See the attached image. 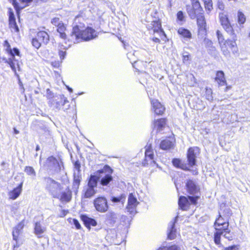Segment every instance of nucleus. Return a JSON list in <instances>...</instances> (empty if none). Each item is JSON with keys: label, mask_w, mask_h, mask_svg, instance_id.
I'll return each instance as SVG.
<instances>
[{"label": "nucleus", "mask_w": 250, "mask_h": 250, "mask_svg": "<svg viewBox=\"0 0 250 250\" xmlns=\"http://www.w3.org/2000/svg\"><path fill=\"white\" fill-rule=\"evenodd\" d=\"M81 20H83L81 16L76 17L74 20L75 25L73 27L70 40L75 43L81 41H89L97 36L95 30L92 28L87 27L84 29V24L81 22L77 24Z\"/></svg>", "instance_id": "f257e3e1"}, {"label": "nucleus", "mask_w": 250, "mask_h": 250, "mask_svg": "<svg viewBox=\"0 0 250 250\" xmlns=\"http://www.w3.org/2000/svg\"><path fill=\"white\" fill-rule=\"evenodd\" d=\"M46 184V188L54 198H59V193L61 190L60 183L50 177L44 178Z\"/></svg>", "instance_id": "f03ea898"}, {"label": "nucleus", "mask_w": 250, "mask_h": 250, "mask_svg": "<svg viewBox=\"0 0 250 250\" xmlns=\"http://www.w3.org/2000/svg\"><path fill=\"white\" fill-rule=\"evenodd\" d=\"M45 166L52 174L60 172L62 169L61 164L53 156L47 158Z\"/></svg>", "instance_id": "7ed1b4c3"}, {"label": "nucleus", "mask_w": 250, "mask_h": 250, "mask_svg": "<svg viewBox=\"0 0 250 250\" xmlns=\"http://www.w3.org/2000/svg\"><path fill=\"white\" fill-rule=\"evenodd\" d=\"M94 206L97 211L104 213L107 211L108 205L105 197L101 196L95 198L93 201Z\"/></svg>", "instance_id": "20e7f679"}, {"label": "nucleus", "mask_w": 250, "mask_h": 250, "mask_svg": "<svg viewBox=\"0 0 250 250\" xmlns=\"http://www.w3.org/2000/svg\"><path fill=\"white\" fill-rule=\"evenodd\" d=\"M198 196H188V198L185 196H180L178 200L179 207L183 210H187L190 205L189 202L193 204H195L198 199Z\"/></svg>", "instance_id": "39448f33"}, {"label": "nucleus", "mask_w": 250, "mask_h": 250, "mask_svg": "<svg viewBox=\"0 0 250 250\" xmlns=\"http://www.w3.org/2000/svg\"><path fill=\"white\" fill-rule=\"evenodd\" d=\"M187 11L191 19H195L197 15L204 14V10L200 3L197 2L192 4V6H187Z\"/></svg>", "instance_id": "423d86ee"}, {"label": "nucleus", "mask_w": 250, "mask_h": 250, "mask_svg": "<svg viewBox=\"0 0 250 250\" xmlns=\"http://www.w3.org/2000/svg\"><path fill=\"white\" fill-rule=\"evenodd\" d=\"M139 203L133 193H130L128 198L126 210L130 215H134L136 213V207Z\"/></svg>", "instance_id": "0eeeda50"}, {"label": "nucleus", "mask_w": 250, "mask_h": 250, "mask_svg": "<svg viewBox=\"0 0 250 250\" xmlns=\"http://www.w3.org/2000/svg\"><path fill=\"white\" fill-rule=\"evenodd\" d=\"M68 103V101L63 95H59L55 97L53 100L49 101V104L50 106L58 110L61 109L63 105Z\"/></svg>", "instance_id": "6e6552de"}, {"label": "nucleus", "mask_w": 250, "mask_h": 250, "mask_svg": "<svg viewBox=\"0 0 250 250\" xmlns=\"http://www.w3.org/2000/svg\"><path fill=\"white\" fill-rule=\"evenodd\" d=\"M100 173H107L104 176L101 178L100 183L103 186H107L113 178L110 173L112 172V169L108 166H105L102 169H100L98 171Z\"/></svg>", "instance_id": "1a4fd4ad"}, {"label": "nucleus", "mask_w": 250, "mask_h": 250, "mask_svg": "<svg viewBox=\"0 0 250 250\" xmlns=\"http://www.w3.org/2000/svg\"><path fill=\"white\" fill-rule=\"evenodd\" d=\"M220 21L223 28L228 34H233L234 30L231 25L227 14L220 13L219 15Z\"/></svg>", "instance_id": "9d476101"}, {"label": "nucleus", "mask_w": 250, "mask_h": 250, "mask_svg": "<svg viewBox=\"0 0 250 250\" xmlns=\"http://www.w3.org/2000/svg\"><path fill=\"white\" fill-rule=\"evenodd\" d=\"M199 148L197 147H190L188 151L187 158L188 165L189 167H192L195 165L196 162L197 155L199 153Z\"/></svg>", "instance_id": "9b49d317"}, {"label": "nucleus", "mask_w": 250, "mask_h": 250, "mask_svg": "<svg viewBox=\"0 0 250 250\" xmlns=\"http://www.w3.org/2000/svg\"><path fill=\"white\" fill-rule=\"evenodd\" d=\"M153 152L151 148V145L146 146V148L145 151V159L143 163L144 166L147 165L152 164L155 163V161L153 160Z\"/></svg>", "instance_id": "f8f14e48"}, {"label": "nucleus", "mask_w": 250, "mask_h": 250, "mask_svg": "<svg viewBox=\"0 0 250 250\" xmlns=\"http://www.w3.org/2000/svg\"><path fill=\"white\" fill-rule=\"evenodd\" d=\"M216 34L217 36L219 43L220 44L221 51H222L223 54L226 57H229L230 55L229 51L228 50V48H227L225 41L224 40V38L222 34L220 32L219 30H217L216 32Z\"/></svg>", "instance_id": "ddd939ff"}, {"label": "nucleus", "mask_w": 250, "mask_h": 250, "mask_svg": "<svg viewBox=\"0 0 250 250\" xmlns=\"http://www.w3.org/2000/svg\"><path fill=\"white\" fill-rule=\"evenodd\" d=\"M229 34L231 36V39H228L225 41L226 45L227 47L229 46V47L233 54L236 53L238 52V48L236 43V35L234 32H233V34Z\"/></svg>", "instance_id": "4468645a"}, {"label": "nucleus", "mask_w": 250, "mask_h": 250, "mask_svg": "<svg viewBox=\"0 0 250 250\" xmlns=\"http://www.w3.org/2000/svg\"><path fill=\"white\" fill-rule=\"evenodd\" d=\"M196 18L199 32L205 33L206 31V22L204 14L197 15Z\"/></svg>", "instance_id": "2eb2a0df"}, {"label": "nucleus", "mask_w": 250, "mask_h": 250, "mask_svg": "<svg viewBox=\"0 0 250 250\" xmlns=\"http://www.w3.org/2000/svg\"><path fill=\"white\" fill-rule=\"evenodd\" d=\"M151 103L155 113L157 115H162L165 109L164 106L156 99L152 100Z\"/></svg>", "instance_id": "dca6fc26"}, {"label": "nucleus", "mask_w": 250, "mask_h": 250, "mask_svg": "<svg viewBox=\"0 0 250 250\" xmlns=\"http://www.w3.org/2000/svg\"><path fill=\"white\" fill-rule=\"evenodd\" d=\"M186 187L188 192L190 194H195L199 190L195 182L191 180L187 181Z\"/></svg>", "instance_id": "f3484780"}, {"label": "nucleus", "mask_w": 250, "mask_h": 250, "mask_svg": "<svg viewBox=\"0 0 250 250\" xmlns=\"http://www.w3.org/2000/svg\"><path fill=\"white\" fill-rule=\"evenodd\" d=\"M177 217H176L173 221H171L168 225V234L167 237L169 239H173L175 238L176 234V229L175 228V224L177 221Z\"/></svg>", "instance_id": "a211bd4d"}, {"label": "nucleus", "mask_w": 250, "mask_h": 250, "mask_svg": "<svg viewBox=\"0 0 250 250\" xmlns=\"http://www.w3.org/2000/svg\"><path fill=\"white\" fill-rule=\"evenodd\" d=\"M9 27L11 29V30L12 31L14 30L16 32H18L19 31V29L16 22L15 15L14 13L11 10L9 12Z\"/></svg>", "instance_id": "6ab92c4d"}, {"label": "nucleus", "mask_w": 250, "mask_h": 250, "mask_svg": "<svg viewBox=\"0 0 250 250\" xmlns=\"http://www.w3.org/2000/svg\"><path fill=\"white\" fill-rule=\"evenodd\" d=\"M81 219L83 221L85 227L89 229H90V226L95 227L97 225V222L94 219L91 218L85 215L81 216Z\"/></svg>", "instance_id": "aec40b11"}, {"label": "nucleus", "mask_w": 250, "mask_h": 250, "mask_svg": "<svg viewBox=\"0 0 250 250\" xmlns=\"http://www.w3.org/2000/svg\"><path fill=\"white\" fill-rule=\"evenodd\" d=\"M22 184L23 182L21 183L17 188L9 192L8 195L10 199L15 200L20 195L21 192Z\"/></svg>", "instance_id": "412c9836"}, {"label": "nucleus", "mask_w": 250, "mask_h": 250, "mask_svg": "<svg viewBox=\"0 0 250 250\" xmlns=\"http://www.w3.org/2000/svg\"><path fill=\"white\" fill-rule=\"evenodd\" d=\"M216 230V232L214 233V241L215 244L218 246L219 247H221L223 248V245L221 244L220 242L221 240V236L223 235L224 233L223 230H222V229H219L217 228H215Z\"/></svg>", "instance_id": "4be33fe9"}, {"label": "nucleus", "mask_w": 250, "mask_h": 250, "mask_svg": "<svg viewBox=\"0 0 250 250\" xmlns=\"http://www.w3.org/2000/svg\"><path fill=\"white\" fill-rule=\"evenodd\" d=\"M37 37L42 44H46L49 41L48 34L45 31H40L37 33Z\"/></svg>", "instance_id": "5701e85b"}, {"label": "nucleus", "mask_w": 250, "mask_h": 250, "mask_svg": "<svg viewBox=\"0 0 250 250\" xmlns=\"http://www.w3.org/2000/svg\"><path fill=\"white\" fill-rule=\"evenodd\" d=\"M166 120L164 118L157 120L154 122V126L158 132L163 131L166 126Z\"/></svg>", "instance_id": "b1692460"}, {"label": "nucleus", "mask_w": 250, "mask_h": 250, "mask_svg": "<svg viewBox=\"0 0 250 250\" xmlns=\"http://www.w3.org/2000/svg\"><path fill=\"white\" fill-rule=\"evenodd\" d=\"M172 164L174 166L180 168L184 170H189V168L186 164L182 162L181 160L178 158H174L172 160Z\"/></svg>", "instance_id": "393cba45"}, {"label": "nucleus", "mask_w": 250, "mask_h": 250, "mask_svg": "<svg viewBox=\"0 0 250 250\" xmlns=\"http://www.w3.org/2000/svg\"><path fill=\"white\" fill-rule=\"evenodd\" d=\"M45 230L46 228L42 226L40 223L37 222L35 223L34 227V232L38 237H41L42 236V233H43Z\"/></svg>", "instance_id": "a878e982"}, {"label": "nucleus", "mask_w": 250, "mask_h": 250, "mask_svg": "<svg viewBox=\"0 0 250 250\" xmlns=\"http://www.w3.org/2000/svg\"><path fill=\"white\" fill-rule=\"evenodd\" d=\"M224 218V217L219 214V217L216 219L215 222L214 226L215 227L222 226L223 229L228 228L229 225V221H225Z\"/></svg>", "instance_id": "bb28decb"}, {"label": "nucleus", "mask_w": 250, "mask_h": 250, "mask_svg": "<svg viewBox=\"0 0 250 250\" xmlns=\"http://www.w3.org/2000/svg\"><path fill=\"white\" fill-rule=\"evenodd\" d=\"M173 143L169 139H165L161 141L160 147L162 149L167 150L172 148L173 146Z\"/></svg>", "instance_id": "cd10ccee"}, {"label": "nucleus", "mask_w": 250, "mask_h": 250, "mask_svg": "<svg viewBox=\"0 0 250 250\" xmlns=\"http://www.w3.org/2000/svg\"><path fill=\"white\" fill-rule=\"evenodd\" d=\"M73 178V188L76 190L79 188L82 177L80 173L74 172Z\"/></svg>", "instance_id": "c85d7f7f"}, {"label": "nucleus", "mask_w": 250, "mask_h": 250, "mask_svg": "<svg viewBox=\"0 0 250 250\" xmlns=\"http://www.w3.org/2000/svg\"><path fill=\"white\" fill-rule=\"evenodd\" d=\"M215 80L220 85H225L226 84V81L224 77V73L222 71H217Z\"/></svg>", "instance_id": "c756f323"}, {"label": "nucleus", "mask_w": 250, "mask_h": 250, "mask_svg": "<svg viewBox=\"0 0 250 250\" xmlns=\"http://www.w3.org/2000/svg\"><path fill=\"white\" fill-rule=\"evenodd\" d=\"M223 207L225 208L222 211H219V213L220 215L222 216L224 218V220L226 221H229V219L232 215V212L230 208L225 207L224 205Z\"/></svg>", "instance_id": "7c9ffc66"}, {"label": "nucleus", "mask_w": 250, "mask_h": 250, "mask_svg": "<svg viewBox=\"0 0 250 250\" xmlns=\"http://www.w3.org/2000/svg\"><path fill=\"white\" fill-rule=\"evenodd\" d=\"M152 23L154 32L160 33V34L165 35V32L162 28L161 23L159 21H154Z\"/></svg>", "instance_id": "2f4dec72"}, {"label": "nucleus", "mask_w": 250, "mask_h": 250, "mask_svg": "<svg viewBox=\"0 0 250 250\" xmlns=\"http://www.w3.org/2000/svg\"><path fill=\"white\" fill-rule=\"evenodd\" d=\"M99 178L95 175H91L87 184V187L95 188L97 187Z\"/></svg>", "instance_id": "473e14b6"}, {"label": "nucleus", "mask_w": 250, "mask_h": 250, "mask_svg": "<svg viewBox=\"0 0 250 250\" xmlns=\"http://www.w3.org/2000/svg\"><path fill=\"white\" fill-rule=\"evenodd\" d=\"M97 192V190L94 188L87 187L84 192V197L86 198H90L93 196Z\"/></svg>", "instance_id": "72a5a7b5"}, {"label": "nucleus", "mask_w": 250, "mask_h": 250, "mask_svg": "<svg viewBox=\"0 0 250 250\" xmlns=\"http://www.w3.org/2000/svg\"><path fill=\"white\" fill-rule=\"evenodd\" d=\"M65 30V27L64 26L63 23H58L57 31L60 34V37L63 39H66V34L64 33V31Z\"/></svg>", "instance_id": "f704fd0d"}, {"label": "nucleus", "mask_w": 250, "mask_h": 250, "mask_svg": "<svg viewBox=\"0 0 250 250\" xmlns=\"http://www.w3.org/2000/svg\"><path fill=\"white\" fill-rule=\"evenodd\" d=\"M178 33L185 38L189 39L191 37L190 32L188 30L183 27H181L178 29Z\"/></svg>", "instance_id": "c9c22d12"}, {"label": "nucleus", "mask_w": 250, "mask_h": 250, "mask_svg": "<svg viewBox=\"0 0 250 250\" xmlns=\"http://www.w3.org/2000/svg\"><path fill=\"white\" fill-rule=\"evenodd\" d=\"M71 199V193L69 190L62 193L60 200L62 202H69Z\"/></svg>", "instance_id": "e433bc0d"}, {"label": "nucleus", "mask_w": 250, "mask_h": 250, "mask_svg": "<svg viewBox=\"0 0 250 250\" xmlns=\"http://www.w3.org/2000/svg\"><path fill=\"white\" fill-rule=\"evenodd\" d=\"M2 60L5 62L8 63L10 65L12 70L15 72V75H17V67L16 66V63L13 60V59L12 58H9L8 59H6V58H3Z\"/></svg>", "instance_id": "4c0bfd02"}, {"label": "nucleus", "mask_w": 250, "mask_h": 250, "mask_svg": "<svg viewBox=\"0 0 250 250\" xmlns=\"http://www.w3.org/2000/svg\"><path fill=\"white\" fill-rule=\"evenodd\" d=\"M24 172L29 176H31L33 179L36 175V173L33 167L26 166L24 168Z\"/></svg>", "instance_id": "58836bf2"}, {"label": "nucleus", "mask_w": 250, "mask_h": 250, "mask_svg": "<svg viewBox=\"0 0 250 250\" xmlns=\"http://www.w3.org/2000/svg\"><path fill=\"white\" fill-rule=\"evenodd\" d=\"M222 230H223L224 233L223 234V236L226 239H227L229 241L232 240L233 239V235L232 233H230V231L229 230L228 228H226L222 229Z\"/></svg>", "instance_id": "ea45409f"}, {"label": "nucleus", "mask_w": 250, "mask_h": 250, "mask_svg": "<svg viewBox=\"0 0 250 250\" xmlns=\"http://www.w3.org/2000/svg\"><path fill=\"white\" fill-rule=\"evenodd\" d=\"M111 201L113 203L122 202L123 204L125 201V195L124 194H121L119 197H112Z\"/></svg>", "instance_id": "a19ab883"}, {"label": "nucleus", "mask_w": 250, "mask_h": 250, "mask_svg": "<svg viewBox=\"0 0 250 250\" xmlns=\"http://www.w3.org/2000/svg\"><path fill=\"white\" fill-rule=\"evenodd\" d=\"M205 8L207 13H209L213 9L212 2L211 0H205L204 1Z\"/></svg>", "instance_id": "79ce46f5"}, {"label": "nucleus", "mask_w": 250, "mask_h": 250, "mask_svg": "<svg viewBox=\"0 0 250 250\" xmlns=\"http://www.w3.org/2000/svg\"><path fill=\"white\" fill-rule=\"evenodd\" d=\"M237 21L239 24H243L246 21V17L241 11H238L237 13Z\"/></svg>", "instance_id": "37998d69"}, {"label": "nucleus", "mask_w": 250, "mask_h": 250, "mask_svg": "<svg viewBox=\"0 0 250 250\" xmlns=\"http://www.w3.org/2000/svg\"><path fill=\"white\" fill-rule=\"evenodd\" d=\"M212 92L210 88H206L205 92V97L207 100L209 101H211L213 100V97L212 96Z\"/></svg>", "instance_id": "c03bdc74"}, {"label": "nucleus", "mask_w": 250, "mask_h": 250, "mask_svg": "<svg viewBox=\"0 0 250 250\" xmlns=\"http://www.w3.org/2000/svg\"><path fill=\"white\" fill-rule=\"evenodd\" d=\"M32 43L33 46H34L37 49L39 48L42 44V43L37 37L32 39Z\"/></svg>", "instance_id": "a18cd8bd"}, {"label": "nucleus", "mask_w": 250, "mask_h": 250, "mask_svg": "<svg viewBox=\"0 0 250 250\" xmlns=\"http://www.w3.org/2000/svg\"><path fill=\"white\" fill-rule=\"evenodd\" d=\"M138 51H134L133 53L129 52L127 54V57L128 59L131 62L133 61L134 63H136V61H134V57L136 55H138Z\"/></svg>", "instance_id": "49530a36"}, {"label": "nucleus", "mask_w": 250, "mask_h": 250, "mask_svg": "<svg viewBox=\"0 0 250 250\" xmlns=\"http://www.w3.org/2000/svg\"><path fill=\"white\" fill-rule=\"evenodd\" d=\"M188 79H190V82H189V84L191 86H194L196 83V79L194 77L193 74H190L188 76Z\"/></svg>", "instance_id": "de8ad7c7"}, {"label": "nucleus", "mask_w": 250, "mask_h": 250, "mask_svg": "<svg viewBox=\"0 0 250 250\" xmlns=\"http://www.w3.org/2000/svg\"><path fill=\"white\" fill-rule=\"evenodd\" d=\"M21 233V231L18 230V229L14 228L12 232L13 239L16 241H17L18 239V236Z\"/></svg>", "instance_id": "09e8293b"}, {"label": "nucleus", "mask_w": 250, "mask_h": 250, "mask_svg": "<svg viewBox=\"0 0 250 250\" xmlns=\"http://www.w3.org/2000/svg\"><path fill=\"white\" fill-rule=\"evenodd\" d=\"M222 250H239L238 245H233L228 247H223Z\"/></svg>", "instance_id": "8fccbe9b"}, {"label": "nucleus", "mask_w": 250, "mask_h": 250, "mask_svg": "<svg viewBox=\"0 0 250 250\" xmlns=\"http://www.w3.org/2000/svg\"><path fill=\"white\" fill-rule=\"evenodd\" d=\"M107 219L114 220L116 218V214L114 212H109L106 214Z\"/></svg>", "instance_id": "3c124183"}, {"label": "nucleus", "mask_w": 250, "mask_h": 250, "mask_svg": "<svg viewBox=\"0 0 250 250\" xmlns=\"http://www.w3.org/2000/svg\"><path fill=\"white\" fill-rule=\"evenodd\" d=\"M13 51H14V53H13V52H12V51H10V53H11V55H12V59H13V61H14V62H15V61H15V55H19V54H20V51H19V49H17V48H14L13 49Z\"/></svg>", "instance_id": "603ef678"}, {"label": "nucleus", "mask_w": 250, "mask_h": 250, "mask_svg": "<svg viewBox=\"0 0 250 250\" xmlns=\"http://www.w3.org/2000/svg\"><path fill=\"white\" fill-rule=\"evenodd\" d=\"M177 19L180 21H184V15L182 11H180L177 14Z\"/></svg>", "instance_id": "864d4df0"}, {"label": "nucleus", "mask_w": 250, "mask_h": 250, "mask_svg": "<svg viewBox=\"0 0 250 250\" xmlns=\"http://www.w3.org/2000/svg\"><path fill=\"white\" fill-rule=\"evenodd\" d=\"M217 7L221 10H224L225 8V5L221 0H218L217 1Z\"/></svg>", "instance_id": "5fc2aeb1"}, {"label": "nucleus", "mask_w": 250, "mask_h": 250, "mask_svg": "<svg viewBox=\"0 0 250 250\" xmlns=\"http://www.w3.org/2000/svg\"><path fill=\"white\" fill-rule=\"evenodd\" d=\"M74 168L77 170V172L80 173L81 165L79 161H77L74 163Z\"/></svg>", "instance_id": "6e6d98bb"}, {"label": "nucleus", "mask_w": 250, "mask_h": 250, "mask_svg": "<svg viewBox=\"0 0 250 250\" xmlns=\"http://www.w3.org/2000/svg\"><path fill=\"white\" fill-rule=\"evenodd\" d=\"M204 43L205 44L206 47H211L212 45V42L211 41L208 39L205 38L204 41Z\"/></svg>", "instance_id": "4d7b16f0"}, {"label": "nucleus", "mask_w": 250, "mask_h": 250, "mask_svg": "<svg viewBox=\"0 0 250 250\" xmlns=\"http://www.w3.org/2000/svg\"><path fill=\"white\" fill-rule=\"evenodd\" d=\"M11 2L17 11H18L20 9V8L19 7V3L16 0H11Z\"/></svg>", "instance_id": "13d9d810"}, {"label": "nucleus", "mask_w": 250, "mask_h": 250, "mask_svg": "<svg viewBox=\"0 0 250 250\" xmlns=\"http://www.w3.org/2000/svg\"><path fill=\"white\" fill-rule=\"evenodd\" d=\"M23 227H24L23 223L22 222H21L20 223H19L17 225V226H16L14 228L18 229V230L21 231Z\"/></svg>", "instance_id": "bf43d9fd"}, {"label": "nucleus", "mask_w": 250, "mask_h": 250, "mask_svg": "<svg viewBox=\"0 0 250 250\" xmlns=\"http://www.w3.org/2000/svg\"><path fill=\"white\" fill-rule=\"evenodd\" d=\"M59 20H60L59 18H54L53 19H52L51 23L53 24H54V25L58 26V23H61L59 22Z\"/></svg>", "instance_id": "052dcab7"}, {"label": "nucleus", "mask_w": 250, "mask_h": 250, "mask_svg": "<svg viewBox=\"0 0 250 250\" xmlns=\"http://www.w3.org/2000/svg\"><path fill=\"white\" fill-rule=\"evenodd\" d=\"M73 223L77 229H81V225L80 224L79 221L77 220L74 219H73Z\"/></svg>", "instance_id": "680f3d73"}, {"label": "nucleus", "mask_w": 250, "mask_h": 250, "mask_svg": "<svg viewBox=\"0 0 250 250\" xmlns=\"http://www.w3.org/2000/svg\"><path fill=\"white\" fill-rule=\"evenodd\" d=\"M165 250H180V248L176 245H172L167 249H165Z\"/></svg>", "instance_id": "e2e57ef3"}, {"label": "nucleus", "mask_w": 250, "mask_h": 250, "mask_svg": "<svg viewBox=\"0 0 250 250\" xmlns=\"http://www.w3.org/2000/svg\"><path fill=\"white\" fill-rule=\"evenodd\" d=\"M59 55L61 60L64 59L66 55V52L63 51H59Z\"/></svg>", "instance_id": "0e129e2a"}, {"label": "nucleus", "mask_w": 250, "mask_h": 250, "mask_svg": "<svg viewBox=\"0 0 250 250\" xmlns=\"http://www.w3.org/2000/svg\"><path fill=\"white\" fill-rule=\"evenodd\" d=\"M47 98L48 99H49V100H52V96H53V93L52 92L49 90V89H47Z\"/></svg>", "instance_id": "69168bd1"}, {"label": "nucleus", "mask_w": 250, "mask_h": 250, "mask_svg": "<svg viewBox=\"0 0 250 250\" xmlns=\"http://www.w3.org/2000/svg\"><path fill=\"white\" fill-rule=\"evenodd\" d=\"M52 65L54 67L58 68L60 66V62H52Z\"/></svg>", "instance_id": "338daca9"}, {"label": "nucleus", "mask_w": 250, "mask_h": 250, "mask_svg": "<svg viewBox=\"0 0 250 250\" xmlns=\"http://www.w3.org/2000/svg\"><path fill=\"white\" fill-rule=\"evenodd\" d=\"M183 57V60L184 63H186V62L188 61L189 60V55H184Z\"/></svg>", "instance_id": "774afa93"}]
</instances>
